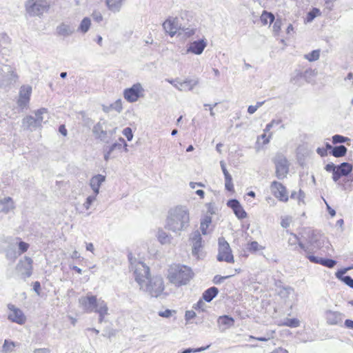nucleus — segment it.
<instances>
[{
	"instance_id": "1",
	"label": "nucleus",
	"mask_w": 353,
	"mask_h": 353,
	"mask_svg": "<svg viewBox=\"0 0 353 353\" xmlns=\"http://www.w3.org/2000/svg\"><path fill=\"white\" fill-rule=\"evenodd\" d=\"M129 261L140 290L152 297L161 296L165 289L163 278L159 276L150 277V268L143 262L132 256H129Z\"/></svg>"
},
{
	"instance_id": "2",
	"label": "nucleus",
	"mask_w": 353,
	"mask_h": 353,
	"mask_svg": "<svg viewBox=\"0 0 353 353\" xmlns=\"http://www.w3.org/2000/svg\"><path fill=\"white\" fill-rule=\"evenodd\" d=\"M190 225V214L185 205H178L170 208L165 219V229L176 235L188 230Z\"/></svg>"
},
{
	"instance_id": "3",
	"label": "nucleus",
	"mask_w": 353,
	"mask_h": 353,
	"mask_svg": "<svg viewBox=\"0 0 353 353\" xmlns=\"http://www.w3.org/2000/svg\"><path fill=\"white\" fill-rule=\"evenodd\" d=\"M192 270L183 265L172 264L168 270V281L176 287L187 285L192 277Z\"/></svg>"
},
{
	"instance_id": "4",
	"label": "nucleus",
	"mask_w": 353,
	"mask_h": 353,
	"mask_svg": "<svg viewBox=\"0 0 353 353\" xmlns=\"http://www.w3.org/2000/svg\"><path fill=\"white\" fill-rule=\"evenodd\" d=\"M50 5L47 0H27L25 10L30 17H41L50 9Z\"/></svg>"
},
{
	"instance_id": "5",
	"label": "nucleus",
	"mask_w": 353,
	"mask_h": 353,
	"mask_svg": "<svg viewBox=\"0 0 353 353\" xmlns=\"http://www.w3.org/2000/svg\"><path fill=\"white\" fill-rule=\"evenodd\" d=\"M145 89L143 85L139 83H134L131 87L127 88L123 90V96L125 100L129 103H135L139 99L145 97Z\"/></svg>"
},
{
	"instance_id": "6",
	"label": "nucleus",
	"mask_w": 353,
	"mask_h": 353,
	"mask_svg": "<svg viewBox=\"0 0 353 353\" xmlns=\"http://www.w3.org/2000/svg\"><path fill=\"white\" fill-rule=\"evenodd\" d=\"M326 241V237L319 234L312 233L310 239L308 242V245L305 246L302 243H299V247L303 249L307 255L311 254L312 252L317 250H321L323 248Z\"/></svg>"
},
{
	"instance_id": "7",
	"label": "nucleus",
	"mask_w": 353,
	"mask_h": 353,
	"mask_svg": "<svg viewBox=\"0 0 353 353\" xmlns=\"http://www.w3.org/2000/svg\"><path fill=\"white\" fill-rule=\"evenodd\" d=\"M217 260L219 261H225L227 263L234 262L230 245L223 237L219 239V253L217 255Z\"/></svg>"
},
{
	"instance_id": "8",
	"label": "nucleus",
	"mask_w": 353,
	"mask_h": 353,
	"mask_svg": "<svg viewBox=\"0 0 353 353\" xmlns=\"http://www.w3.org/2000/svg\"><path fill=\"white\" fill-rule=\"evenodd\" d=\"M167 81L181 92L191 91L199 83V80L197 79L189 78H186L184 80H181L179 78L174 79H167Z\"/></svg>"
},
{
	"instance_id": "9",
	"label": "nucleus",
	"mask_w": 353,
	"mask_h": 353,
	"mask_svg": "<svg viewBox=\"0 0 353 353\" xmlns=\"http://www.w3.org/2000/svg\"><path fill=\"white\" fill-rule=\"evenodd\" d=\"M276 168V176L279 179L286 177L289 172V163L285 157L282 154H276L274 158Z\"/></svg>"
},
{
	"instance_id": "10",
	"label": "nucleus",
	"mask_w": 353,
	"mask_h": 353,
	"mask_svg": "<svg viewBox=\"0 0 353 353\" xmlns=\"http://www.w3.org/2000/svg\"><path fill=\"white\" fill-rule=\"evenodd\" d=\"M32 89L30 85H23L19 88V97L17 101L18 107L21 110H27L29 108V103Z\"/></svg>"
},
{
	"instance_id": "11",
	"label": "nucleus",
	"mask_w": 353,
	"mask_h": 353,
	"mask_svg": "<svg viewBox=\"0 0 353 353\" xmlns=\"http://www.w3.org/2000/svg\"><path fill=\"white\" fill-rule=\"evenodd\" d=\"M164 32L170 37H174L181 30V24L176 17L169 16L162 23Z\"/></svg>"
},
{
	"instance_id": "12",
	"label": "nucleus",
	"mask_w": 353,
	"mask_h": 353,
	"mask_svg": "<svg viewBox=\"0 0 353 353\" xmlns=\"http://www.w3.org/2000/svg\"><path fill=\"white\" fill-rule=\"evenodd\" d=\"M208 46L207 39L203 37L200 39L190 41L186 45V49L182 54H192L201 55Z\"/></svg>"
},
{
	"instance_id": "13",
	"label": "nucleus",
	"mask_w": 353,
	"mask_h": 353,
	"mask_svg": "<svg viewBox=\"0 0 353 353\" xmlns=\"http://www.w3.org/2000/svg\"><path fill=\"white\" fill-rule=\"evenodd\" d=\"M7 307L9 311L8 314V319L9 321L19 325H23L26 323V318L21 310L12 303L8 304Z\"/></svg>"
},
{
	"instance_id": "14",
	"label": "nucleus",
	"mask_w": 353,
	"mask_h": 353,
	"mask_svg": "<svg viewBox=\"0 0 353 353\" xmlns=\"http://www.w3.org/2000/svg\"><path fill=\"white\" fill-rule=\"evenodd\" d=\"M97 299L96 296L88 294L79 299V307L86 313L93 312L94 305L97 303Z\"/></svg>"
},
{
	"instance_id": "15",
	"label": "nucleus",
	"mask_w": 353,
	"mask_h": 353,
	"mask_svg": "<svg viewBox=\"0 0 353 353\" xmlns=\"http://www.w3.org/2000/svg\"><path fill=\"white\" fill-rule=\"evenodd\" d=\"M270 190L274 196L279 201L283 202L288 201L286 188L281 183L273 181L270 185Z\"/></svg>"
},
{
	"instance_id": "16",
	"label": "nucleus",
	"mask_w": 353,
	"mask_h": 353,
	"mask_svg": "<svg viewBox=\"0 0 353 353\" xmlns=\"http://www.w3.org/2000/svg\"><path fill=\"white\" fill-rule=\"evenodd\" d=\"M18 80V75L14 70L9 65L4 66V77L1 82V88H6L15 83Z\"/></svg>"
},
{
	"instance_id": "17",
	"label": "nucleus",
	"mask_w": 353,
	"mask_h": 353,
	"mask_svg": "<svg viewBox=\"0 0 353 353\" xmlns=\"http://www.w3.org/2000/svg\"><path fill=\"white\" fill-rule=\"evenodd\" d=\"M325 316L328 325H334L342 322L344 315L340 312L328 310L325 311Z\"/></svg>"
},
{
	"instance_id": "18",
	"label": "nucleus",
	"mask_w": 353,
	"mask_h": 353,
	"mask_svg": "<svg viewBox=\"0 0 353 353\" xmlns=\"http://www.w3.org/2000/svg\"><path fill=\"white\" fill-rule=\"evenodd\" d=\"M93 312L99 314V322L102 323L105 317L109 314L107 303L102 299H97V303L94 305Z\"/></svg>"
},
{
	"instance_id": "19",
	"label": "nucleus",
	"mask_w": 353,
	"mask_h": 353,
	"mask_svg": "<svg viewBox=\"0 0 353 353\" xmlns=\"http://www.w3.org/2000/svg\"><path fill=\"white\" fill-rule=\"evenodd\" d=\"M74 27L67 23H61L56 28L57 35L63 39L70 37L74 34Z\"/></svg>"
},
{
	"instance_id": "20",
	"label": "nucleus",
	"mask_w": 353,
	"mask_h": 353,
	"mask_svg": "<svg viewBox=\"0 0 353 353\" xmlns=\"http://www.w3.org/2000/svg\"><path fill=\"white\" fill-rule=\"evenodd\" d=\"M281 298L285 300V303L292 304L296 299V294L294 290L291 287H286L281 289L279 293Z\"/></svg>"
},
{
	"instance_id": "21",
	"label": "nucleus",
	"mask_w": 353,
	"mask_h": 353,
	"mask_svg": "<svg viewBox=\"0 0 353 353\" xmlns=\"http://www.w3.org/2000/svg\"><path fill=\"white\" fill-rule=\"evenodd\" d=\"M105 121H99L96 123L92 128V132L94 137L101 141H104L108 135V132L105 130Z\"/></svg>"
},
{
	"instance_id": "22",
	"label": "nucleus",
	"mask_w": 353,
	"mask_h": 353,
	"mask_svg": "<svg viewBox=\"0 0 353 353\" xmlns=\"http://www.w3.org/2000/svg\"><path fill=\"white\" fill-rule=\"evenodd\" d=\"M105 181V176L102 174H96L93 176L90 180V186L94 194H99V188L103 183Z\"/></svg>"
},
{
	"instance_id": "23",
	"label": "nucleus",
	"mask_w": 353,
	"mask_h": 353,
	"mask_svg": "<svg viewBox=\"0 0 353 353\" xmlns=\"http://www.w3.org/2000/svg\"><path fill=\"white\" fill-rule=\"evenodd\" d=\"M307 258L312 263L321 264L329 268H333L336 264V261L334 260L319 258L312 254L307 255Z\"/></svg>"
},
{
	"instance_id": "24",
	"label": "nucleus",
	"mask_w": 353,
	"mask_h": 353,
	"mask_svg": "<svg viewBox=\"0 0 353 353\" xmlns=\"http://www.w3.org/2000/svg\"><path fill=\"white\" fill-rule=\"evenodd\" d=\"M192 254L196 256L199 254L200 249L202 248V238L199 231H196L192 234Z\"/></svg>"
},
{
	"instance_id": "25",
	"label": "nucleus",
	"mask_w": 353,
	"mask_h": 353,
	"mask_svg": "<svg viewBox=\"0 0 353 353\" xmlns=\"http://www.w3.org/2000/svg\"><path fill=\"white\" fill-rule=\"evenodd\" d=\"M22 127L25 130L34 131L40 128L34 117L31 115L26 116L22 120Z\"/></svg>"
},
{
	"instance_id": "26",
	"label": "nucleus",
	"mask_w": 353,
	"mask_h": 353,
	"mask_svg": "<svg viewBox=\"0 0 353 353\" xmlns=\"http://www.w3.org/2000/svg\"><path fill=\"white\" fill-rule=\"evenodd\" d=\"M14 208V203L12 198L6 197L0 200V213L8 214Z\"/></svg>"
},
{
	"instance_id": "27",
	"label": "nucleus",
	"mask_w": 353,
	"mask_h": 353,
	"mask_svg": "<svg viewBox=\"0 0 353 353\" xmlns=\"http://www.w3.org/2000/svg\"><path fill=\"white\" fill-rule=\"evenodd\" d=\"M126 0H105V6L108 9L114 13L121 11Z\"/></svg>"
},
{
	"instance_id": "28",
	"label": "nucleus",
	"mask_w": 353,
	"mask_h": 353,
	"mask_svg": "<svg viewBox=\"0 0 353 353\" xmlns=\"http://www.w3.org/2000/svg\"><path fill=\"white\" fill-rule=\"evenodd\" d=\"M32 263L31 258L26 256L23 260L20 261L18 266L20 267L21 270H24L23 272L24 274L30 276L32 274Z\"/></svg>"
},
{
	"instance_id": "29",
	"label": "nucleus",
	"mask_w": 353,
	"mask_h": 353,
	"mask_svg": "<svg viewBox=\"0 0 353 353\" xmlns=\"http://www.w3.org/2000/svg\"><path fill=\"white\" fill-rule=\"evenodd\" d=\"M156 237L157 238L159 242L162 245L170 244L172 240V236L171 234H168L162 228L158 229L156 234Z\"/></svg>"
},
{
	"instance_id": "30",
	"label": "nucleus",
	"mask_w": 353,
	"mask_h": 353,
	"mask_svg": "<svg viewBox=\"0 0 353 353\" xmlns=\"http://www.w3.org/2000/svg\"><path fill=\"white\" fill-rule=\"evenodd\" d=\"M350 269V268L339 270L336 272L335 275L337 279L342 281L351 288H353V279L350 276H344L345 272Z\"/></svg>"
},
{
	"instance_id": "31",
	"label": "nucleus",
	"mask_w": 353,
	"mask_h": 353,
	"mask_svg": "<svg viewBox=\"0 0 353 353\" xmlns=\"http://www.w3.org/2000/svg\"><path fill=\"white\" fill-rule=\"evenodd\" d=\"M234 323V319L232 317L227 315L220 316L218 319L219 326L223 330L228 329L233 326Z\"/></svg>"
},
{
	"instance_id": "32",
	"label": "nucleus",
	"mask_w": 353,
	"mask_h": 353,
	"mask_svg": "<svg viewBox=\"0 0 353 353\" xmlns=\"http://www.w3.org/2000/svg\"><path fill=\"white\" fill-rule=\"evenodd\" d=\"M219 290L215 287H211L206 290L203 294V299L207 302H210L218 294Z\"/></svg>"
},
{
	"instance_id": "33",
	"label": "nucleus",
	"mask_w": 353,
	"mask_h": 353,
	"mask_svg": "<svg viewBox=\"0 0 353 353\" xmlns=\"http://www.w3.org/2000/svg\"><path fill=\"white\" fill-rule=\"evenodd\" d=\"M181 33L183 34V36L187 37V38H190L194 35H195L196 34V32H198V29L196 26H189L188 27H185V26H181Z\"/></svg>"
},
{
	"instance_id": "34",
	"label": "nucleus",
	"mask_w": 353,
	"mask_h": 353,
	"mask_svg": "<svg viewBox=\"0 0 353 353\" xmlns=\"http://www.w3.org/2000/svg\"><path fill=\"white\" fill-rule=\"evenodd\" d=\"M91 26V20L88 17H85L83 19V20L81 21L80 25L77 29V31L85 34L86 33Z\"/></svg>"
},
{
	"instance_id": "35",
	"label": "nucleus",
	"mask_w": 353,
	"mask_h": 353,
	"mask_svg": "<svg viewBox=\"0 0 353 353\" xmlns=\"http://www.w3.org/2000/svg\"><path fill=\"white\" fill-rule=\"evenodd\" d=\"M17 245H19V251L17 252L19 256L21 255L22 253L26 252L29 248V245L27 243L19 241V239L18 238L14 239L12 243V246H15Z\"/></svg>"
},
{
	"instance_id": "36",
	"label": "nucleus",
	"mask_w": 353,
	"mask_h": 353,
	"mask_svg": "<svg viewBox=\"0 0 353 353\" xmlns=\"http://www.w3.org/2000/svg\"><path fill=\"white\" fill-rule=\"evenodd\" d=\"M260 20L263 25L271 24L274 20V16L271 12L263 11Z\"/></svg>"
},
{
	"instance_id": "37",
	"label": "nucleus",
	"mask_w": 353,
	"mask_h": 353,
	"mask_svg": "<svg viewBox=\"0 0 353 353\" xmlns=\"http://www.w3.org/2000/svg\"><path fill=\"white\" fill-rule=\"evenodd\" d=\"M212 223V218L210 216H205L201 222V230L202 234L206 235L209 233L208 229Z\"/></svg>"
},
{
	"instance_id": "38",
	"label": "nucleus",
	"mask_w": 353,
	"mask_h": 353,
	"mask_svg": "<svg viewBox=\"0 0 353 353\" xmlns=\"http://www.w3.org/2000/svg\"><path fill=\"white\" fill-rule=\"evenodd\" d=\"M279 325L287 326L290 327H297L300 325V321L298 319H285Z\"/></svg>"
},
{
	"instance_id": "39",
	"label": "nucleus",
	"mask_w": 353,
	"mask_h": 353,
	"mask_svg": "<svg viewBox=\"0 0 353 353\" xmlns=\"http://www.w3.org/2000/svg\"><path fill=\"white\" fill-rule=\"evenodd\" d=\"M332 154L335 157H341L347 153V148L344 145H339L332 148Z\"/></svg>"
},
{
	"instance_id": "40",
	"label": "nucleus",
	"mask_w": 353,
	"mask_h": 353,
	"mask_svg": "<svg viewBox=\"0 0 353 353\" xmlns=\"http://www.w3.org/2000/svg\"><path fill=\"white\" fill-rule=\"evenodd\" d=\"M337 169L343 176H346L352 172V165L349 163H343L337 166Z\"/></svg>"
},
{
	"instance_id": "41",
	"label": "nucleus",
	"mask_w": 353,
	"mask_h": 353,
	"mask_svg": "<svg viewBox=\"0 0 353 353\" xmlns=\"http://www.w3.org/2000/svg\"><path fill=\"white\" fill-rule=\"evenodd\" d=\"M320 50H314L310 53L304 54V59H307L310 62L317 61L320 57Z\"/></svg>"
},
{
	"instance_id": "42",
	"label": "nucleus",
	"mask_w": 353,
	"mask_h": 353,
	"mask_svg": "<svg viewBox=\"0 0 353 353\" xmlns=\"http://www.w3.org/2000/svg\"><path fill=\"white\" fill-rule=\"evenodd\" d=\"M321 12L319 8H314L311 11H310L307 17L305 18V22L310 23L312 22L315 17L321 16Z\"/></svg>"
},
{
	"instance_id": "43",
	"label": "nucleus",
	"mask_w": 353,
	"mask_h": 353,
	"mask_svg": "<svg viewBox=\"0 0 353 353\" xmlns=\"http://www.w3.org/2000/svg\"><path fill=\"white\" fill-rule=\"evenodd\" d=\"M48 110L46 108H40L34 112L35 114V119L39 127L41 128L42 126V123L43 121V115L46 113H47Z\"/></svg>"
},
{
	"instance_id": "44",
	"label": "nucleus",
	"mask_w": 353,
	"mask_h": 353,
	"mask_svg": "<svg viewBox=\"0 0 353 353\" xmlns=\"http://www.w3.org/2000/svg\"><path fill=\"white\" fill-rule=\"evenodd\" d=\"M307 75L314 76L315 72L312 69H307L304 72H297L295 77H293L292 81H296L301 78H306Z\"/></svg>"
},
{
	"instance_id": "45",
	"label": "nucleus",
	"mask_w": 353,
	"mask_h": 353,
	"mask_svg": "<svg viewBox=\"0 0 353 353\" xmlns=\"http://www.w3.org/2000/svg\"><path fill=\"white\" fill-rule=\"evenodd\" d=\"M14 347L15 344L14 342L5 340L2 346V351L5 353H10L14 350Z\"/></svg>"
},
{
	"instance_id": "46",
	"label": "nucleus",
	"mask_w": 353,
	"mask_h": 353,
	"mask_svg": "<svg viewBox=\"0 0 353 353\" xmlns=\"http://www.w3.org/2000/svg\"><path fill=\"white\" fill-rule=\"evenodd\" d=\"M97 194H93L87 197L85 201L83 203V208L88 210L90 209L92 204L97 200Z\"/></svg>"
},
{
	"instance_id": "47",
	"label": "nucleus",
	"mask_w": 353,
	"mask_h": 353,
	"mask_svg": "<svg viewBox=\"0 0 353 353\" xmlns=\"http://www.w3.org/2000/svg\"><path fill=\"white\" fill-rule=\"evenodd\" d=\"M235 215L240 219H244L247 216V213L243 210V207L240 204L236 209L233 210Z\"/></svg>"
},
{
	"instance_id": "48",
	"label": "nucleus",
	"mask_w": 353,
	"mask_h": 353,
	"mask_svg": "<svg viewBox=\"0 0 353 353\" xmlns=\"http://www.w3.org/2000/svg\"><path fill=\"white\" fill-rule=\"evenodd\" d=\"M264 248L256 241H252L248 245V250L250 252H256L263 250Z\"/></svg>"
},
{
	"instance_id": "49",
	"label": "nucleus",
	"mask_w": 353,
	"mask_h": 353,
	"mask_svg": "<svg viewBox=\"0 0 353 353\" xmlns=\"http://www.w3.org/2000/svg\"><path fill=\"white\" fill-rule=\"evenodd\" d=\"M110 108L117 112H121L123 110V103L121 99H117L115 102L110 105Z\"/></svg>"
},
{
	"instance_id": "50",
	"label": "nucleus",
	"mask_w": 353,
	"mask_h": 353,
	"mask_svg": "<svg viewBox=\"0 0 353 353\" xmlns=\"http://www.w3.org/2000/svg\"><path fill=\"white\" fill-rule=\"evenodd\" d=\"M350 139L347 137H345L342 135L336 134L332 137V143L334 144L345 143L347 141H349Z\"/></svg>"
},
{
	"instance_id": "51",
	"label": "nucleus",
	"mask_w": 353,
	"mask_h": 353,
	"mask_svg": "<svg viewBox=\"0 0 353 353\" xmlns=\"http://www.w3.org/2000/svg\"><path fill=\"white\" fill-rule=\"evenodd\" d=\"M265 101H258L255 105H250L248 108V112L250 114H252L264 104Z\"/></svg>"
},
{
	"instance_id": "52",
	"label": "nucleus",
	"mask_w": 353,
	"mask_h": 353,
	"mask_svg": "<svg viewBox=\"0 0 353 353\" xmlns=\"http://www.w3.org/2000/svg\"><path fill=\"white\" fill-rule=\"evenodd\" d=\"M274 331H271L268 333H267L266 334V336H264V337H254L252 336H250V339H256L259 341H268L274 338Z\"/></svg>"
},
{
	"instance_id": "53",
	"label": "nucleus",
	"mask_w": 353,
	"mask_h": 353,
	"mask_svg": "<svg viewBox=\"0 0 353 353\" xmlns=\"http://www.w3.org/2000/svg\"><path fill=\"white\" fill-rule=\"evenodd\" d=\"M282 21L281 19H277L273 24V32L276 35H278L281 30Z\"/></svg>"
},
{
	"instance_id": "54",
	"label": "nucleus",
	"mask_w": 353,
	"mask_h": 353,
	"mask_svg": "<svg viewBox=\"0 0 353 353\" xmlns=\"http://www.w3.org/2000/svg\"><path fill=\"white\" fill-rule=\"evenodd\" d=\"M10 43V39L7 34H3L0 36V48L6 47V46L9 44Z\"/></svg>"
},
{
	"instance_id": "55",
	"label": "nucleus",
	"mask_w": 353,
	"mask_h": 353,
	"mask_svg": "<svg viewBox=\"0 0 353 353\" xmlns=\"http://www.w3.org/2000/svg\"><path fill=\"white\" fill-rule=\"evenodd\" d=\"M6 256L10 259L15 260L19 256V254H17V252L11 248L6 250Z\"/></svg>"
},
{
	"instance_id": "56",
	"label": "nucleus",
	"mask_w": 353,
	"mask_h": 353,
	"mask_svg": "<svg viewBox=\"0 0 353 353\" xmlns=\"http://www.w3.org/2000/svg\"><path fill=\"white\" fill-rule=\"evenodd\" d=\"M123 134L127 138L128 141H130L133 139V133L132 129L127 127L123 130Z\"/></svg>"
},
{
	"instance_id": "57",
	"label": "nucleus",
	"mask_w": 353,
	"mask_h": 353,
	"mask_svg": "<svg viewBox=\"0 0 353 353\" xmlns=\"http://www.w3.org/2000/svg\"><path fill=\"white\" fill-rule=\"evenodd\" d=\"M272 135H273L272 132H270L268 136H267V134L265 133H263L260 137H258V140L259 139H262L263 140V145H266L270 143V139L272 137Z\"/></svg>"
},
{
	"instance_id": "58",
	"label": "nucleus",
	"mask_w": 353,
	"mask_h": 353,
	"mask_svg": "<svg viewBox=\"0 0 353 353\" xmlns=\"http://www.w3.org/2000/svg\"><path fill=\"white\" fill-rule=\"evenodd\" d=\"M173 313H175V311L174 310H165L164 311H160L159 312V315L161 317H164V318H169L172 316V314Z\"/></svg>"
},
{
	"instance_id": "59",
	"label": "nucleus",
	"mask_w": 353,
	"mask_h": 353,
	"mask_svg": "<svg viewBox=\"0 0 353 353\" xmlns=\"http://www.w3.org/2000/svg\"><path fill=\"white\" fill-rule=\"evenodd\" d=\"M240 205V203L236 199H231L228 201L227 205L234 210Z\"/></svg>"
},
{
	"instance_id": "60",
	"label": "nucleus",
	"mask_w": 353,
	"mask_h": 353,
	"mask_svg": "<svg viewBox=\"0 0 353 353\" xmlns=\"http://www.w3.org/2000/svg\"><path fill=\"white\" fill-rule=\"evenodd\" d=\"M292 219L290 216L282 218L281 225L283 228H287L290 226Z\"/></svg>"
},
{
	"instance_id": "61",
	"label": "nucleus",
	"mask_w": 353,
	"mask_h": 353,
	"mask_svg": "<svg viewBox=\"0 0 353 353\" xmlns=\"http://www.w3.org/2000/svg\"><path fill=\"white\" fill-rule=\"evenodd\" d=\"M300 242H299V239L296 235L294 234H291L289 239H288V243L290 245H295L296 243L299 244Z\"/></svg>"
},
{
	"instance_id": "62",
	"label": "nucleus",
	"mask_w": 353,
	"mask_h": 353,
	"mask_svg": "<svg viewBox=\"0 0 353 353\" xmlns=\"http://www.w3.org/2000/svg\"><path fill=\"white\" fill-rule=\"evenodd\" d=\"M231 276H221L219 275H216L213 279V282L215 284H219L222 283L225 279L230 278Z\"/></svg>"
},
{
	"instance_id": "63",
	"label": "nucleus",
	"mask_w": 353,
	"mask_h": 353,
	"mask_svg": "<svg viewBox=\"0 0 353 353\" xmlns=\"http://www.w3.org/2000/svg\"><path fill=\"white\" fill-rule=\"evenodd\" d=\"M225 188L229 192H234V184H233L232 181H225Z\"/></svg>"
},
{
	"instance_id": "64",
	"label": "nucleus",
	"mask_w": 353,
	"mask_h": 353,
	"mask_svg": "<svg viewBox=\"0 0 353 353\" xmlns=\"http://www.w3.org/2000/svg\"><path fill=\"white\" fill-rule=\"evenodd\" d=\"M92 16L97 22H101L103 20L102 14L99 12H94Z\"/></svg>"
}]
</instances>
